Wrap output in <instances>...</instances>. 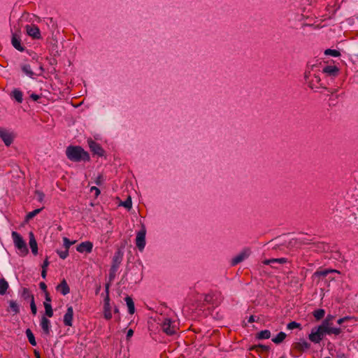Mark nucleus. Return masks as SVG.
Instances as JSON below:
<instances>
[{
  "label": "nucleus",
  "mask_w": 358,
  "mask_h": 358,
  "mask_svg": "<svg viewBox=\"0 0 358 358\" xmlns=\"http://www.w3.org/2000/svg\"><path fill=\"white\" fill-rule=\"evenodd\" d=\"M66 155L67 158L75 162H89L90 155L82 147L78 145H69L66 148Z\"/></svg>",
  "instance_id": "obj_1"
},
{
  "label": "nucleus",
  "mask_w": 358,
  "mask_h": 358,
  "mask_svg": "<svg viewBox=\"0 0 358 358\" xmlns=\"http://www.w3.org/2000/svg\"><path fill=\"white\" fill-rule=\"evenodd\" d=\"M12 238L16 248L20 251V255L25 256L28 254L29 250L22 237L16 231L12 232Z\"/></svg>",
  "instance_id": "obj_2"
},
{
  "label": "nucleus",
  "mask_w": 358,
  "mask_h": 358,
  "mask_svg": "<svg viewBox=\"0 0 358 358\" xmlns=\"http://www.w3.org/2000/svg\"><path fill=\"white\" fill-rule=\"evenodd\" d=\"M325 335L326 329L324 327L320 325L311 329V333L308 335V338L314 343H319Z\"/></svg>",
  "instance_id": "obj_3"
},
{
  "label": "nucleus",
  "mask_w": 358,
  "mask_h": 358,
  "mask_svg": "<svg viewBox=\"0 0 358 358\" xmlns=\"http://www.w3.org/2000/svg\"><path fill=\"white\" fill-rule=\"evenodd\" d=\"M305 79L308 85L312 90L318 89L322 87L320 76L317 74L311 75L310 71L305 73Z\"/></svg>",
  "instance_id": "obj_4"
},
{
  "label": "nucleus",
  "mask_w": 358,
  "mask_h": 358,
  "mask_svg": "<svg viewBox=\"0 0 358 358\" xmlns=\"http://www.w3.org/2000/svg\"><path fill=\"white\" fill-rule=\"evenodd\" d=\"M223 297L221 292L217 291H212L205 295L204 301L213 306H217L222 301Z\"/></svg>",
  "instance_id": "obj_5"
},
{
  "label": "nucleus",
  "mask_w": 358,
  "mask_h": 358,
  "mask_svg": "<svg viewBox=\"0 0 358 358\" xmlns=\"http://www.w3.org/2000/svg\"><path fill=\"white\" fill-rule=\"evenodd\" d=\"M175 322L171 321L169 318H166L162 323V329L167 335L171 336L176 333L177 327Z\"/></svg>",
  "instance_id": "obj_6"
},
{
  "label": "nucleus",
  "mask_w": 358,
  "mask_h": 358,
  "mask_svg": "<svg viewBox=\"0 0 358 358\" xmlns=\"http://www.w3.org/2000/svg\"><path fill=\"white\" fill-rule=\"evenodd\" d=\"M21 69L24 73H25L27 76L31 78H33L35 76H41L44 71L43 66L40 65L38 67V71H34L33 68L29 64H22L21 66Z\"/></svg>",
  "instance_id": "obj_7"
},
{
  "label": "nucleus",
  "mask_w": 358,
  "mask_h": 358,
  "mask_svg": "<svg viewBox=\"0 0 358 358\" xmlns=\"http://www.w3.org/2000/svg\"><path fill=\"white\" fill-rule=\"evenodd\" d=\"M251 254V250L250 248H244L242 251H241L237 255L232 258L231 264V266H235L245 259H246Z\"/></svg>",
  "instance_id": "obj_8"
},
{
  "label": "nucleus",
  "mask_w": 358,
  "mask_h": 358,
  "mask_svg": "<svg viewBox=\"0 0 358 358\" xmlns=\"http://www.w3.org/2000/svg\"><path fill=\"white\" fill-rule=\"evenodd\" d=\"M0 138L6 146H10L14 140L15 135L13 132L0 127Z\"/></svg>",
  "instance_id": "obj_9"
},
{
  "label": "nucleus",
  "mask_w": 358,
  "mask_h": 358,
  "mask_svg": "<svg viewBox=\"0 0 358 358\" xmlns=\"http://www.w3.org/2000/svg\"><path fill=\"white\" fill-rule=\"evenodd\" d=\"M146 230L143 227L136 234V245L140 251H143L145 246Z\"/></svg>",
  "instance_id": "obj_10"
},
{
  "label": "nucleus",
  "mask_w": 358,
  "mask_h": 358,
  "mask_svg": "<svg viewBox=\"0 0 358 358\" xmlns=\"http://www.w3.org/2000/svg\"><path fill=\"white\" fill-rule=\"evenodd\" d=\"M88 145L91 150V151L94 154L99 157H102L104 155V150L101 148V146L93 141L92 139H88L87 140Z\"/></svg>",
  "instance_id": "obj_11"
},
{
  "label": "nucleus",
  "mask_w": 358,
  "mask_h": 358,
  "mask_svg": "<svg viewBox=\"0 0 358 358\" xmlns=\"http://www.w3.org/2000/svg\"><path fill=\"white\" fill-rule=\"evenodd\" d=\"M106 290L107 292V296L104 299L103 313H104V317L106 320H110L112 318V313H111V306L110 304V299L108 296V285L106 286Z\"/></svg>",
  "instance_id": "obj_12"
},
{
  "label": "nucleus",
  "mask_w": 358,
  "mask_h": 358,
  "mask_svg": "<svg viewBox=\"0 0 358 358\" xmlns=\"http://www.w3.org/2000/svg\"><path fill=\"white\" fill-rule=\"evenodd\" d=\"M27 34L34 39L41 38V31L39 28L34 24H28L26 26Z\"/></svg>",
  "instance_id": "obj_13"
},
{
  "label": "nucleus",
  "mask_w": 358,
  "mask_h": 358,
  "mask_svg": "<svg viewBox=\"0 0 358 358\" xmlns=\"http://www.w3.org/2000/svg\"><path fill=\"white\" fill-rule=\"evenodd\" d=\"M293 348L301 353L309 350L310 344L304 339H300L299 341L293 344Z\"/></svg>",
  "instance_id": "obj_14"
},
{
  "label": "nucleus",
  "mask_w": 358,
  "mask_h": 358,
  "mask_svg": "<svg viewBox=\"0 0 358 358\" xmlns=\"http://www.w3.org/2000/svg\"><path fill=\"white\" fill-rule=\"evenodd\" d=\"M73 319V309L72 306H68L64 316V324L67 327H72Z\"/></svg>",
  "instance_id": "obj_15"
},
{
  "label": "nucleus",
  "mask_w": 358,
  "mask_h": 358,
  "mask_svg": "<svg viewBox=\"0 0 358 358\" xmlns=\"http://www.w3.org/2000/svg\"><path fill=\"white\" fill-rule=\"evenodd\" d=\"M11 43L16 50L20 52L24 50V47L21 44L20 37L17 34H13Z\"/></svg>",
  "instance_id": "obj_16"
},
{
  "label": "nucleus",
  "mask_w": 358,
  "mask_h": 358,
  "mask_svg": "<svg viewBox=\"0 0 358 358\" xmlns=\"http://www.w3.org/2000/svg\"><path fill=\"white\" fill-rule=\"evenodd\" d=\"M92 248H93V245L91 242L90 241H85V242H83L81 243H80L78 246H77V251L79 252H91L92 250Z\"/></svg>",
  "instance_id": "obj_17"
},
{
  "label": "nucleus",
  "mask_w": 358,
  "mask_h": 358,
  "mask_svg": "<svg viewBox=\"0 0 358 358\" xmlns=\"http://www.w3.org/2000/svg\"><path fill=\"white\" fill-rule=\"evenodd\" d=\"M56 289L64 296L68 294L70 292V288L65 279H63L60 284L56 287Z\"/></svg>",
  "instance_id": "obj_18"
},
{
  "label": "nucleus",
  "mask_w": 358,
  "mask_h": 358,
  "mask_svg": "<svg viewBox=\"0 0 358 358\" xmlns=\"http://www.w3.org/2000/svg\"><path fill=\"white\" fill-rule=\"evenodd\" d=\"M322 72L327 76L336 77L339 72V69L336 66H325Z\"/></svg>",
  "instance_id": "obj_19"
},
{
  "label": "nucleus",
  "mask_w": 358,
  "mask_h": 358,
  "mask_svg": "<svg viewBox=\"0 0 358 358\" xmlns=\"http://www.w3.org/2000/svg\"><path fill=\"white\" fill-rule=\"evenodd\" d=\"M41 327L44 334L48 335L50 331V322L45 316H43L41 320Z\"/></svg>",
  "instance_id": "obj_20"
},
{
  "label": "nucleus",
  "mask_w": 358,
  "mask_h": 358,
  "mask_svg": "<svg viewBox=\"0 0 358 358\" xmlns=\"http://www.w3.org/2000/svg\"><path fill=\"white\" fill-rule=\"evenodd\" d=\"M29 245L32 253L34 255H36L38 254V245L37 242L34 238V234L32 232L29 233Z\"/></svg>",
  "instance_id": "obj_21"
},
{
  "label": "nucleus",
  "mask_w": 358,
  "mask_h": 358,
  "mask_svg": "<svg viewBox=\"0 0 358 358\" xmlns=\"http://www.w3.org/2000/svg\"><path fill=\"white\" fill-rule=\"evenodd\" d=\"M123 258V253L120 250H117L113 258V266L119 268Z\"/></svg>",
  "instance_id": "obj_22"
},
{
  "label": "nucleus",
  "mask_w": 358,
  "mask_h": 358,
  "mask_svg": "<svg viewBox=\"0 0 358 358\" xmlns=\"http://www.w3.org/2000/svg\"><path fill=\"white\" fill-rule=\"evenodd\" d=\"M10 97L14 99L19 103H21L23 101V94L22 91L17 88L11 92Z\"/></svg>",
  "instance_id": "obj_23"
},
{
  "label": "nucleus",
  "mask_w": 358,
  "mask_h": 358,
  "mask_svg": "<svg viewBox=\"0 0 358 358\" xmlns=\"http://www.w3.org/2000/svg\"><path fill=\"white\" fill-rule=\"evenodd\" d=\"M124 299H125L127 306L128 307V311H129V314H131V315L134 314L135 312V306H134V303L133 301L132 298L127 296L125 297Z\"/></svg>",
  "instance_id": "obj_24"
},
{
  "label": "nucleus",
  "mask_w": 358,
  "mask_h": 358,
  "mask_svg": "<svg viewBox=\"0 0 358 358\" xmlns=\"http://www.w3.org/2000/svg\"><path fill=\"white\" fill-rule=\"evenodd\" d=\"M271 337V331L269 330H263L256 334V338L259 340L268 339Z\"/></svg>",
  "instance_id": "obj_25"
},
{
  "label": "nucleus",
  "mask_w": 358,
  "mask_h": 358,
  "mask_svg": "<svg viewBox=\"0 0 358 358\" xmlns=\"http://www.w3.org/2000/svg\"><path fill=\"white\" fill-rule=\"evenodd\" d=\"M334 272H337L336 270H331V269H325L322 271H317L314 273V275L317 277H326L328 274Z\"/></svg>",
  "instance_id": "obj_26"
},
{
  "label": "nucleus",
  "mask_w": 358,
  "mask_h": 358,
  "mask_svg": "<svg viewBox=\"0 0 358 358\" xmlns=\"http://www.w3.org/2000/svg\"><path fill=\"white\" fill-rule=\"evenodd\" d=\"M25 333H26L27 337L30 344L31 345H33V346H36V341L34 335L32 333V331H31V329H27L26 330Z\"/></svg>",
  "instance_id": "obj_27"
},
{
  "label": "nucleus",
  "mask_w": 358,
  "mask_h": 358,
  "mask_svg": "<svg viewBox=\"0 0 358 358\" xmlns=\"http://www.w3.org/2000/svg\"><path fill=\"white\" fill-rule=\"evenodd\" d=\"M286 338V334L280 331L277 334V336L272 338V341L275 344H279L282 343L285 338Z\"/></svg>",
  "instance_id": "obj_28"
},
{
  "label": "nucleus",
  "mask_w": 358,
  "mask_h": 358,
  "mask_svg": "<svg viewBox=\"0 0 358 358\" xmlns=\"http://www.w3.org/2000/svg\"><path fill=\"white\" fill-rule=\"evenodd\" d=\"M8 288V282L4 278L0 279V294L1 295L5 294Z\"/></svg>",
  "instance_id": "obj_29"
},
{
  "label": "nucleus",
  "mask_w": 358,
  "mask_h": 358,
  "mask_svg": "<svg viewBox=\"0 0 358 358\" xmlns=\"http://www.w3.org/2000/svg\"><path fill=\"white\" fill-rule=\"evenodd\" d=\"M251 350H256L257 352H268L270 350L269 346L264 345H255L250 348Z\"/></svg>",
  "instance_id": "obj_30"
},
{
  "label": "nucleus",
  "mask_w": 358,
  "mask_h": 358,
  "mask_svg": "<svg viewBox=\"0 0 358 358\" xmlns=\"http://www.w3.org/2000/svg\"><path fill=\"white\" fill-rule=\"evenodd\" d=\"M326 334H334L338 335L341 332V329L340 328L331 327V326L327 327L326 329Z\"/></svg>",
  "instance_id": "obj_31"
},
{
  "label": "nucleus",
  "mask_w": 358,
  "mask_h": 358,
  "mask_svg": "<svg viewBox=\"0 0 358 358\" xmlns=\"http://www.w3.org/2000/svg\"><path fill=\"white\" fill-rule=\"evenodd\" d=\"M334 318V316L329 315L327 317L322 321L320 326L324 327L326 329L327 327L331 326L332 324V320Z\"/></svg>",
  "instance_id": "obj_32"
},
{
  "label": "nucleus",
  "mask_w": 358,
  "mask_h": 358,
  "mask_svg": "<svg viewBox=\"0 0 358 358\" xmlns=\"http://www.w3.org/2000/svg\"><path fill=\"white\" fill-rule=\"evenodd\" d=\"M325 311L324 309H317L313 312V316L317 320H320L324 317Z\"/></svg>",
  "instance_id": "obj_33"
},
{
  "label": "nucleus",
  "mask_w": 358,
  "mask_h": 358,
  "mask_svg": "<svg viewBox=\"0 0 358 358\" xmlns=\"http://www.w3.org/2000/svg\"><path fill=\"white\" fill-rule=\"evenodd\" d=\"M43 305L45 310V315L49 317H52L53 316V310L51 304L49 303H43Z\"/></svg>",
  "instance_id": "obj_34"
},
{
  "label": "nucleus",
  "mask_w": 358,
  "mask_h": 358,
  "mask_svg": "<svg viewBox=\"0 0 358 358\" xmlns=\"http://www.w3.org/2000/svg\"><path fill=\"white\" fill-rule=\"evenodd\" d=\"M9 307L15 314H17L20 312L19 306L15 301H9Z\"/></svg>",
  "instance_id": "obj_35"
},
{
  "label": "nucleus",
  "mask_w": 358,
  "mask_h": 358,
  "mask_svg": "<svg viewBox=\"0 0 358 358\" xmlns=\"http://www.w3.org/2000/svg\"><path fill=\"white\" fill-rule=\"evenodd\" d=\"M118 270V268L116 267V266H111L110 268V271H109V280L110 282H112L114 280L115 276H116V273Z\"/></svg>",
  "instance_id": "obj_36"
},
{
  "label": "nucleus",
  "mask_w": 358,
  "mask_h": 358,
  "mask_svg": "<svg viewBox=\"0 0 358 358\" xmlns=\"http://www.w3.org/2000/svg\"><path fill=\"white\" fill-rule=\"evenodd\" d=\"M325 55H330L334 57H339L341 55V53L337 50H333V49H327L324 51Z\"/></svg>",
  "instance_id": "obj_37"
},
{
  "label": "nucleus",
  "mask_w": 358,
  "mask_h": 358,
  "mask_svg": "<svg viewBox=\"0 0 358 358\" xmlns=\"http://www.w3.org/2000/svg\"><path fill=\"white\" fill-rule=\"evenodd\" d=\"M42 209L43 208H37L31 212H29L26 215V220H31L32 218H34L36 215H38L42 210Z\"/></svg>",
  "instance_id": "obj_38"
},
{
  "label": "nucleus",
  "mask_w": 358,
  "mask_h": 358,
  "mask_svg": "<svg viewBox=\"0 0 358 358\" xmlns=\"http://www.w3.org/2000/svg\"><path fill=\"white\" fill-rule=\"evenodd\" d=\"M287 328L289 330H292L294 329H301V324L293 321L287 324Z\"/></svg>",
  "instance_id": "obj_39"
},
{
  "label": "nucleus",
  "mask_w": 358,
  "mask_h": 358,
  "mask_svg": "<svg viewBox=\"0 0 358 358\" xmlns=\"http://www.w3.org/2000/svg\"><path fill=\"white\" fill-rule=\"evenodd\" d=\"M57 253L61 259H65L69 255V250L66 249L64 250H57Z\"/></svg>",
  "instance_id": "obj_40"
},
{
  "label": "nucleus",
  "mask_w": 358,
  "mask_h": 358,
  "mask_svg": "<svg viewBox=\"0 0 358 358\" xmlns=\"http://www.w3.org/2000/svg\"><path fill=\"white\" fill-rule=\"evenodd\" d=\"M22 296L25 299H30V301H31V296H34V295L29 292V290L28 289L24 288L22 291Z\"/></svg>",
  "instance_id": "obj_41"
},
{
  "label": "nucleus",
  "mask_w": 358,
  "mask_h": 358,
  "mask_svg": "<svg viewBox=\"0 0 358 358\" xmlns=\"http://www.w3.org/2000/svg\"><path fill=\"white\" fill-rule=\"evenodd\" d=\"M30 306H31V313L34 315H36V313H37V308H36V306L35 304L34 297V296H31V301H30Z\"/></svg>",
  "instance_id": "obj_42"
},
{
  "label": "nucleus",
  "mask_w": 358,
  "mask_h": 358,
  "mask_svg": "<svg viewBox=\"0 0 358 358\" xmlns=\"http://www.w3.org/2000/svg\"><path fill=\"white\" fill-rule=\"evenodd\" d=\"M64 241V246L65 247V249L68 250L69 249L70 246L74 243V242L70 241V240L66 237L63 238Z\"/></svg>",
  "instance_id": "obj_43"
},
{
  "label": "nucleus",
  "mask_w": 358,
  "mask_h": 358,
  "mask_svg": "<svg viewBox=\"0 0 358 358\" xmlns=\"http://www.w3.org/2000/svg\"><path fill=\"white\" fill-rule=\"evenodd\" d=\"M122 206L124 207H125L126 208H128V209H130L131 208V206H132V202H131V199L130 197H129L128 199H127L123 203H122Z\"/></svg>",
  "instance_id": "obj_44"
},
{
  "label": "nucleus",
  "mask_w": 358,
  "mask_h": 358,
  "mask_svg": "<svg viewBox=\"0 0 358 358\" xmlns=\"http://www.w3.org/2000/svg\"><path fill=\"white\" fill-rule=\"evenodd\" d=\"M271 261H273V263L284 264L287 262V259L286 258H277V259H271Z\"/></svg>",
  "instance_id": "obj_45"
},
{
  "label": "nucleus",
  "mask_w": 358,
  "mask_h": 358,
  "mask_svg": "<svg viewBox=\"0 0 358 358\" xmlns=\"http://www.w3.org/2000/svg\"><path fill=\"white\" fill-rule=\"evenodd\" d=\"M36 194L38 196V200L39 201H42L45 197V195L42 192H40V191H36Z\"/></svg>",
  "instance_id": "obj_46"
},
{
  "label": "nucleus",
  "mask_w": 358,
  "mask_h": 358,
  "mask_svg": "<svg viewBox=\"0 0 358 358\" xmlns=\"http://www.w3.org/2000/svg\"><path fill=\"white\" fill-rule=\"evenodd\" d=\"M350 319H351V317H348V316H347V317H342V318L338 319V320H337V323H338V324H342L343 322H346V321H348V320H350Z\"/></svg>",
  "instance_id": "obj_47"
},
{
  "label": "nucleus",
  "mask_w": 358,
  "mask_h": 358,
  "mask_svg": "<svg viewBox=\"0 0 358 358\" xmlns=\"http://www.w3.org/2000/svg\"><path fill=\"white\" fill-rule=\"evenodd\" d=\"M45 301H44V303H50L51 302V297L48 293V291H45Z\"/></svg>",
  "instance_id": "obj_48"
},
{
  "label": "nucleus",
  "mask_w": 358,
  "mask_h": 358,
  "mask_svg": "<svg viewBox=\"0 0 358 358\" xmlns=\"http://www.w3.org/2000/svg\"><path fill=\"white\" fill-rule=\"evenodd\" d=\"M103 181V176L101 175H99L96 178V180H95V183L97 185H100L101 184Z\"/></svg>",
  "instance_id": "obj_49"
},
{
  "label": "nucleus",
  "mask_w": 358,
  "mask_h": 358,
  "mask_svg": "<svg viewBox=\"0 0 358 358\" xmlns=\"http://www.w3.org/2000/svg\"><path fill=\"white\" fill-rule=\"evenodd\" d=\"M90 191L92 192H94L95 195L97 196L100 194V190L96 187H92Z\"/></svg>",
  "instance_id": "obj_50"
},
{
  "label": "nucleus",
  "mask_w": 358,
  "mask_h": 358,
  "mask_svg": "<svg viewBox=\"0 0 358 358\" xmlns=\"http://www.w3.org/2000/svg\"><path fill=\"white\" fill-rule=\"evenodd\" d=\"M49 264H50V262L48 261V258L46 257V259L44 260V262L43 263L42 268L47 269V267L48 266Z\"/></svg>",
  "instance_id": "obj_51"
},
{
  "label": "nucleus",
  "mask_w": 358,
  "mask_h": 358,
  "mask_svg": "<svg viewBox=\"0 0 358 358\" xmlns=\"http://www.w3.org/2000/svg\"><path fill=\"white\" fill-rule=\"evenodd\" d=\"M39 287L45 293V291H47V285H45V283L43 282H40Z\"/></svg>",
  "instance_id": "obj_52"
},
{
  "label": "nucleus",
  "mask_w": 358,
  "mask_h": 358,
  "mask_svg": "<svg viewBox=\"0 0 358 358\" xmlns=\"http://www.w3.org/2000/svg\"><path fill=\"white\" fill-rule=\"evenodd\" d=\"M133 335H134V331L131 329H129L127 333V336H126L127 339L129 340Z\"/></svg>",
  "instance_id": "obj_53"
},
{
  "label": "nucleus",
  "mask_w": 358,
  "mask_h": 358,
  "mask_svg": "<svg viewBox=\"0 0 358 358\" xmlns=\"http://www.w3.org/2000/svg\"><path fill=\"white\" fill-rule=\"evenodd\" d=\"M30 97L34 101H38L40 99V96L36 94H31Z\"/></svg>",
  "instance_id": "obj_54"
},
{
  "label": "nucleus",
  "mask_w": 358,
  "mask_h": 358,
  "mask_svg": "<svg viewBox=\"0 0 358 358\" xmlns=\"http://www.w3.org/2000/svg\"><path fill=\"white\" fill-rule=\"evenodd\" d=\"M336 358H348V357L343 352H339L337 353Z\"/></svg>",
  "instance_id": "obj_55"
},
{
  "label": "nucleus",
  "mask_w": 358,
  "mask_h": 358,
  "mask_svg": "<svg viewBox=\"0 0 358 358\" xmlns=\"http://www.w3.org/2000/svg\"><path fill=\"white\" fill-rule=\"evenodd\" d=\"M46 275H47V269L42 268V271H41V276H42V278H45Z\"/></svg>",
  "instance_id": "obj_56"
},
{
  "label": "nucleus",
  "mask_w": 358,
  "mask_h": 358,
  "mask_svg": "<svg viewBox=\"0 0 358 358\" xmlns=\"http://www.w3.org/2000/svg\"><path fill=\"white\" fill-rule=\"evenodd\" d=\"M263 263H264V264H266V265H268V264H273V261H271V259H270L264 260V261L263 262Z\"/></svg>",
  "instance_id": "obj_57"
},
{
  "label": "nucleus",
  "mask_w": 358,
  "mask_h": 358,
  "mask_svg": "<svg viewBox=\"0 0 358 358\" xmlns=\"http://www.w3.org/2000/svg\"><path fill=\"white\" fill-rule=\"evenodd\" d=\"M248 322L249 323H252L255 322V317L253 315H251L249 318H248Z\"/></svg>",
  "instance_id": "obj_58"
},
{
  "label": "nucleus",
  "mask_w": 358,
  "mask_h": 358,
  "mask_svg": "<svg viewBox=\"0 0 358 358\" xmlns=\"http://www.w3.org/2000/svg\"><path fill=\"white\" fill-rule=\"evenodd\" d=\"M114 313H119V309H118V308L115 307V308H114Z\"/></svg>",
  "instance_id": "obj_59"
},
{
  "label": "nucleus",
  "mask_w": 358,
  "mask_h": 358,
  "mask_svg": "<svg viewBox=\"0 0 358 358\" xmlns=\"http://www.w3.org/2000/svg\"><path fill=\"white\" fill-rule=\"evenodd\" d=\"M35 355H36V358H38V356H39V357H40L39 353H38V352H35Z\"/></svg>",
  "instance_id": "obj_60"
},
{
  "label": "nucleus",
  "mask_w": 358,
  "mask_h": 358,
  "mask_svg": "<svg viewBox=\"0 0 358 358\" xmlns=\"http://www.w3.org/2000/svg\"><path fill=\"white\" fill-rule=\"evenodd\" d=\"M38 358H40V357H39V356H38Z\"/></svg>",
  "instance_id": "obj_61"
},
{
  "label": "nucleus",
  "mask_w": 358,
  "mask_h": 358,
  "mask_svg": "<svg viewBox=\"0 0 358 358\" xmlns=\"http://www.w3.org/2000/svg\"><path fill=\"white\" fill-rule=\"evenodd\" d=\"M280 358H283V357H280Z\"/></svg>",
  "instance_id": "obj_62"
}]
</instances>
